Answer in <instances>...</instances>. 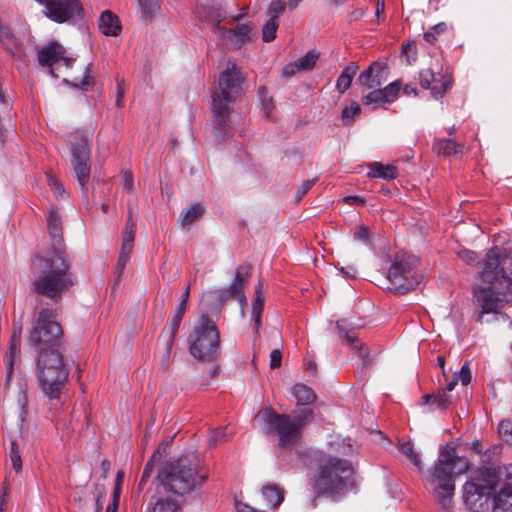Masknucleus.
Segmentation results:
<instances>
[{"mask_svg":"<svg viewBox=\"0 0 512 512\" xmlns=\"http://www.w3.org/2000/svg\"><path fill=\"white\" fill-rule=\"evenodd\" d=\"M506 259L500 257V249L492 247L486 254V260L480 277L489 286H474L473 298L480 311L476 321L483 322L485 314H496L506 304L512 303V272H505Z\"/></svg>","mask_w":512,"mask_h":512,"instance_id":"nucleus-1","label":"nucleus"},{"mask_svg":"<svg viewBox=\"0 0 512 512\" xmlns=\"http://www.w3.org/2000/svg\"><path fill=\"white\" fill-rule=\"evenodd\" d=\"M329 446L336 455H327L321 460L313 489L316 497L327 496L335 499L352 489L354 474L352 463L338 455H351L355 449L349 438L331 441Z\"/></svg>","mask_w":512,"mask_h":512,"instance_id":"nucleus-2","label":"nucleus"},{"mask_svg":"<svg viewBox=\"0 0 512 512\" xmlns=\"http://www.w3.org/2000/svg\"><path fill=\"white\" fill-rule=\"evenodd\" d=\"M33 281L31 290L52 301H57L76 284V278L70 272L67 255L58 250L36 255L31 262Z\"/></svg>","mask_w":512,"mask_h":512,"instance_id":"nucleus-3","label":"nucleus"},{"mask_svg":"<svg viewBox=\"0 0 512 512\" xmlns=\"http://www.w3.org/2000/svg\"><path fill=\"white\" fill-rule=\"evenodd\" d=\"M469 462L456 454L451 444L440 447L439 455L428 477L434 497L445 512L452 508L455 492V474H463L468 470Z\"/></svg>","mask_w":512,"mask_h":512,"instance_id":"nucleus-4","label":"nucleus"},{"mask_svg":"<svg viewBox=\"0 0 512 512\" xmlns=\"http://www.w3.org/2000/svg\"><path fill=\"white\" fill-rule=\"evenodd\" d=\"M208 478L207 469L196 457H181L164 466L158 479L166 492L187 494L200 487Z\"/></svg>","mask_w":512,"mask_h":512,"instance_id":"nucleus-5","label":"nucleus"},{"mask_svg":"<svg viewBox=\"0 0 512 512\" xmlns=\"http://www.w3.org/2000/svg\"><path fill=\"white\" fill-rule=\"evenodd\" d=\"M313 417L310 408L301 410L297 415L278 414L272 408L260 410L256 420L262 432L278 437V443L283 448H292L300 440L302 429Z\"/></svg>","mask_w":512,"mask_h":512,"instance_id":"nucleus-6","label":"nucleus"},{"mask_svg":"<svg viewBox=\"0 0 512 512\" xmlns=\"http://www.w3.org/2000/svg\"><path fill=\"white\" fill-rule=\"evenodd\" d=\"M244 81L245 77L240 69L234 62L228 61L212 95V112L218 126L223 127L227 124L230 104L240 96Z\"/></svg>","mask_w":512,"mask_h":512,"instance_id":"nucleus-7","label":"nucleus"},{"mask_svg":"<svg viewBox=\"0 0 512 512\" xmlns=\"http://www.w3.org/2000/svg\"><path fill=\"white\" fill-rule=\"evenodd\" d=\"M36 367L39 386L43 393L49 399L59 398L69 375V369L64 362L60 349H52L37 354Z\"/></svg>","mask_w":512,"mask_h":512,"instance_id":"nucleus-8","label":"nucleus"},{"mask_svg":"<svg viewBox=\"0 0 512 512\" xmlns=\"http://www.w3.org/2000/svg\"><path fill=\"white\" fill-rule=\"evenodd\" d=\"M189 353L197 360L212 362L220 355V333L214 320L202 314L189 333Z\"/></svg>","mask_w":512,"mask_h":512,"instance_id":"nucleus-9","label":"nucleus"},{"mask_svg":"<svg viewBox=\"0 0 512 512\" xmlns=\"http://www.w3.org/2000/svg\"><path fill=\"white\" fill-rule=\"evenodd\" d=\"M55 318L54 310H40L29 335V343L37 351V354L60 349L63 332Z\"/></svg>","mask_w":512,"mask_h":512,"instance_id":"nucleus-10","label":"nucleus"},{"mask_svg":"<svg viewBox=\"0 0 512 512\" xmlns=\"http://www.w3.org/2000/svg\"><path fill=\"white\" fill-rule=\"evenodd\" d=\"M494 486V474L491 469H480L478 475L463 485V501L471 512H488L490 491Z\"/></svg>","mask_w":512,"mask_h":512,"instance_id":"nucleus-11","label":"nucleus"},{"mask_svg":"<svg viewBox=\"0 0 512 512\" xmlns=\"http://www.w3.org/2000/svg\"><path fill=\"white\" fill-rule=\"evenodd\" d=\"M91 141L92 136L89 133L77 130L71 134L72 169L83 191L90 178Z\"/></svg>","mask_w":512,"mask_h":512,"instance_id":"nucleus-12","label":"nucleus"},{"mask_svg":"<svg viewBox=\"0 0 512 512\" xmlns=\"http://www.w3.org/2000/svg\"><path fill=\"white\" fill-rule=\"evenodd\" d=\"M422 280V276L416 272L414 263L409 259L395 261L388 270L386 289L405 294L413 290Z\"/></svg>","mask_w":512,"mask_h":512,"instance_id":"nucleus-13","label":"nucleus"},{"mask_svg":"<svg viewBox=\"0 0 512 512\" xmlns=\"http://www.w3.org/2000/svg\"><path fill=\"white\" fill-rule=\"evenodd\" d=\"M74 61V58L65 56L64 47L57 42H50L38 51L39 65L49 67L53 77H58L57 72L62 67H72Z\"/></svg>","mask_w":512,"mask_h":512,"instance_id":"nucleus-14","label":"nucleus"},{"mask_svg":"<svg viewBox=\"0 0 512 512\" xmlns=\"http://www.w3.org/2000/svg\"><path fill=\"white\" fill-rule=\"evenodd\" d=\"M441 68L435 67L422 69L419 73V83L423 89H430L435 99L442 98L452 83V76L449 72H441Z\"/></svg>","mask_w":512,"mask_h":512,"instance_id":"nucleus-15","label":"nucleus"},{"mask_svg":"<svg viewBox=\"0 0 512 512\" xmlns=\"http://www.w3.org/2000/svg\"><path fill=\"white\" fill-rule=\"evenodd\" d=\"M44 5V14L54 22L64 23L82 13L79 0H37Z\"/></svg>","mask_w":512,"mask_h":512,"instance_id":"nucleus-16","label":"nucleus"},{"mask_svg":"<svg viewBox=\"0 0 512 512\" xmlns=\"http://www.w3.org/2000/svg\"><path fill=\"white\" fill-rule=\"evenodd\" d=\"M251 273V265L242 264L240 265L235 272V277L227 288L218 289L212 292L213 297L224 303L229 299L235 298L239 301V303L244 306L246 303V297L243 292V288L245 283L248 281Z\"/></svg>","mask_w":512,"mask_h":512,"instance_id":"nucleus-17","label":"nucleus"},{"mask_svg":"<svg viewBox=\"0 0 512 512\" xmlns=\"http://www.w3.org/2000/svg\"><path fill=\"white\" fill-rule=\"evenodd\" d=\"M388 78V68L385 62L374 61L358 76V83L365 89L380 87Z\"/></svg>","mask_w":512,"mask_h":512,"instance_id":"nucleus-18","label":"nucleus"},{"mask_svg":"<svg viewBox=\"0 0 512 512\" xmlns=\"http://www.w3.org/2000/svg\"><path fill=\"white\" fill-rule=\"evenodd\" d=\"M493 504V512H512V464L506 467L505 483Z\"/></svg>","mask_w":512,"mask_h":512,"instance_id":"nucleus-19","label":"nucleus"},{"mask_svg":"<svg viewBox=\"0 0 512 512\" xmlns=\"http://www.w3.org/2000/svg\"><path fill=\"white\" fill-rule=\"evenodd\" d=\"M21 335H22V322L21 320L13 323V331L10 339V348L9 353L6 356V366H7V381L5 385L6 391L10 389L9 380L13 373V365L15 358L20 354L21 347Z\"/></svg>","mask_w":512,"mask_h":512,"instance_id":"nucleus-20","label":"nucleus"},{"mask_svg":"<svg viewBox=\"0 0 512 512\" xmlns=\"http://www.w3.org/2000/svg\"><path fill=\"white\" fill-rule=\"evenodd\" d=\"M189 292H190V286L188 285L186 287L184 293L182 294L180 303L177 306V312H176V315L174 316L171 328L169 329L167 335L165 336V338H166L165 341H166V346H167V354H169V352L171 350V347L174 342V338L176 336V333H177L180 323L182 321L184 312L186 310V304H187V300L189 297Z\"/></svg>","mask_w":512,"mask_h":512,"instance_id":"nucleus-21","label":"nucleus"},{"mask_svg":"<svg viewBox=\"0 0 512 512\" xmlns=\"http://www.w3.org/2000/svg\"><path fill=\"white\" fill-rule=\"evenodd\" d=\"M98 28L106 36H118L122 30L118 16L110 10L101 13Z\"/></svg>","mask_w":512,"mask_h":512,"instance_id":"nucleus-22","label":"nucleus"},{"mask_svg":"<svg viewBox=\"0 0 512 512\" xmlns=\"http://www.w3.org/2000/svg\"><path fill=\"white\" fill-rule=\"evenodd\" d=\"M358 69V64L356 62H351L342 70L336 80V90L340 94L345 93L350 88L352 80L357 74Z\"/></svg>","mask_w":512,"mask_h":512,"instance_id":"nucleus-23","label":"nucleus"},{"mask_svg":"<svg viewBox=\"0 0 512 512\" xmlns=\"http://www.w3.org/2000/svg\"><path fill=\"white\" fill-rule=\"evenodd\" d=\"M222 32L226 39L234 42L237 46H241L250 39L251 27L249 24H238L235 29H223Z\"/></svg>","mask_w":512,"mask_h":512,"instance_id":"nucleus-24","label":"nucleus"},{"mask_svg":"<svg viewBox=\"0 0 512 512\" xmlns=\"http://www.w3.org/2000/svg\"><path fill=\"white\" fill-rule=\"evenodd\" d=\"M368 177L392 180L397 177V169L393 165H383L379 162H373L369 165Z\"/></svg>","mask_w":512,"mask_h":512,"instance_id":"nucleus-25","label":"nucleus"},{"mask_svg":"<svg viewBox=\"0 0 512 512\" xmlns=\"http://www.w3.org/2000/svg\"><path fill=\"white\" fill-rule=\"evenodd\" d=\"M433 149L443 156H451L462 154L463 146L458 144L454 139H439L436 140Z\"/></svg>","mask_w":512,"mask_h":512,"instance_id":"nucleus-26","label":"nucleus"},{"mask_svg":"<svg viewBox=\"0 0 512 512\" xmlns=\"http://www.w3.org/2000/svg\"><path fill=\"white\" fill-rule=\"evenodd\" d=\"M204 212V208L200 203H194L183 209L179 215L178 222L182 226H188L198 220Z\"/></svg>","mask_w":512,"mask_h":512,"instance_id":"nucleus-27","label":"nucleus"},{"mask_svg":"<svg viewBox=\"0 0 512 512\" xmlns=\"http://www.w3.org/2000/svg\"><path fill=\"white\" fill-rule=\"evenodd\" d=\"M261 494L271 508H277L284 500V494L277 486L266 485L262 488Z\"/></svg>","mask_w":512,"mask_h":512,"instance_id":"nucleus-28","label":"nucleus"},{"mask_svg":"<svg viewBox=\"0 0 512 512\" xmlns=\"http://www.w3.org/2000/svg\"><path fill=\"white\" fill-rule=\"evenodd\" d=\"M292 394L299 405H308L316 399L314 391L302 383H297L292 387Z\"/></svg>","mask_w":512,"mask_h":512,"instance_id":"nucleus-29","label":"nucleus"},{"mask_svg":"<svg viewBox=\"0 0 512 512\" xmlns=\"http://www.w3.org/2000/svg\"><path fill=\"white\" fill-rule=\"evenodd\" d=\"M424 404L434 405L437 409H447L451 404V397L444 389H439L435 394L425 395L423 398Z\"/></svg>","mask_w":512,"mask_h":512,"instance_id":"nucleus-30","label":"nucleus"},{"mask_svg":"<svg viewBox=\"0 0 512 512\" xmlns=\"http://www.w3.org/2000/svg\"><path fill=\"white\" fill-rule=\"evenodd\" d=\"M48 231L54 243L60 244L62 241V226L58 213L51 210L47 217Z\"/></svg>","mask_w":512,"mask_h":512,"instance_id":"nucleus-31","label":"nucleus"},{"mask_svg":"<svg viewBox=\"0 0 512 512\" xmlns=\"http://www.w3.org/2000/svg\"><path fill=\"white\" fill-rule=\"evenodd\" d=\"M96 497H95V512H100L102 509L101 498L104 495V487L101 485H95ZM120 489L116 486L113 495V502L109 504L105 512H116L118 507Z\"/></svg>","mask_w":512,"mask_h":512,"instance_id":"nucleus-32","label":"nucleus"},{"mask_svg":"<svg viewBox=\"0 0 512 512\" xmlns=\"http://www.w3.org/2000/svg\"><path fill=\"white\" fill-rule=\"evenodd\" d=\"M178 504L169 499L158 498L155 503L149 505L147 512H180Z\"/></svg>","mask_w":512,"mask_h":512,"instance_id":"nucleus-33","label":"nucleus"},{"mask_svg":"<svg viewBox=\"0 0 512 512\" xmlns=\"http://www.w3.org/2000/svg\"><path fill=\"white\" fill-rule=\"evenodd\" d=\"M17 390V404L19 409V418L21 421L24 420L27 406V382L25 379H19Z\"/></svg>","mask_w":512,"mask_h":512,"instance_id":"nucleus-34","label":"nucleus"},{"mask_svg":"<svg viewBox=\"0 0 512 512\" xmlns=\"http://www.w3.org/2000/svg\"><path fill=\"white\" fill-rule=\"evenodd\" d=\"M138 6L144 19L153 17L160 8L159 0H138Z\"/></svg>","mask_w":512,"mask_h":512,"instance_id":"nucleus-35","label":"nucleus"},{"mask_svg":"<svg viewBox=\"0 0 512 512\" xmlns=\"http://www.w3.org/2000/svg\"><path fill=\"white\" fill-rule=\"evenodd\" d=\"M402 83L400 80H395L389 83L384 88H380L384 97V102L392 103L394 102L399 94Z\"/></svg>","mask_w":512,"mask_h":512,"instance_id":"nucleus-36","label":"nucleus"},{"mask_svg":"<svg viewBox=\"0 0 512 512\" xmlns=\"http://www.w3.org/2000/svg\"><path fill=\"white\" fill-rule=\"evenodd\" d=\"M361 112V107L356 101H351L349 106L343 108L341 112V119L344 125L351 124L354 117Z\"/></svg>","mask_w":512,"mask_h":512,"instance_id":"nucleus-37","label":"nucleus"},{"mask_svg":"<svg viewBox=\"0 0 512 512\" xmlns=\"http://www.w3.org/2000/svg\"><path fill=\"white\" fill-rule=\"evenodd\" d=\"M319 57V53L315 50L307 52L304 56L300 57L296 62L300 70L307 71L312 69Z\"/></svg>","mask_w":512,"mask_h":512,"instance_id":"nucleus-38","label":"nucleus"},{"mask_svg":"<svg viewBox=\"0 0 512 512\" xmlns=\"http://www.w3.org/2000/svg\"><path fill=\"white\" fill-rule=\"evenodd\" d=\"M370 90H371L370 93H368L366 96H364L362 98L363 105H365V106L375 105V107H376L378 105L387 103V102H384V97H383L382 91L379 87L370 89Z\"/></svg>","mask_w":512,"mask_h":512,"instance_id":"nucleus-39","label":"nucleus"},{"mask_svg":"<svg viewBox=\"0 0 512 512\" xmlns=\"http://www.w3.org/2000/svg\"><path fill=\"white\" fill-rule=\"evenodd\" d=\"M278 22L274 18H269L262 28V39L264 42H271L276 37Z\"/></svg>","mask_w":512,"mask_h":512,"instance_id":"nucleus-40","label":"nucleus"},{"mask_svg":"<svg viewBox=\"0 0 512 512\" xmlns=\"http://www.w3.org/2000/svg\"><path fill=\"white\" fill-rule=\"evenodd\" d=\"M400 451L412 461V463L419 471L422 470L420 456L416 451H414L412 445L409 442L402 443L400 446Z\"/></svg>","mask_w":512,"mask_h":512,"instance_id":"nucleus-41","label":"nucleus"},{"mask_svg":"<svg viewBox=\"0 0 512 512\" xmlns=\"http://www.w3.org/2000/svg\"><path fill=\"white\" fill-rule=\"evenodd\" d=\"M260 98H261V112L265 117H269L274 108L273 99L267 95V90L262 87L260 88Z\"/></svg>","mask_w":512,"mask_h":512,"instance_id":"nucleus-42","label":"nucleus"},{"mask_svg":"<svg viewBox=\"0 0 512 512\" xmlns=\"http://www.w3.org/2000/svg\"><path fill=\"white\" fill-rule=\"evenodd\" d=\"M447 30V24L445 22H440L434 25L429 31L424 33V39L433 44L437 40V36L445 33Z\"/></svg>","mask_w":512,"mask_h":512,"instance_id":"nucleus-43","label":"nucleus"},{"mask_svg":"<svg viewBox=\"0 0 512 512\" xmlns=\"http://www.w3.org/2000/svg\"><path fill=\"white\" fill-rule=\"evenodd\" d=\"M498 432L500 437L508 444L512 445V422L503 420L499 423Z\"/></svg>","mask_w":512,"mask_h":512,"instance_id":"nucleus-44","label":"nucleus"},{"mask_svg":"<svg viewBox=\"0 0 512 512\" xmlns=\"http://www.w3.org/2000/svg\"><path fill=\"white\" fill-rule=\"evenodd\" d=\"M9 458L11 460L13 469L16 472L21 471V469H22V460H21L20 453L18 451L17 443L14 440L11 441V449H10V452H9Z\"/></svg>","mask_w":512,"mask_h":512,"instance_id":"nucleus-45","label":"nucleus"},{"mask_svg":"<svg viewBox=\"0 0 512 512\" xmlns=\"http://www.w3.org/2000/svg\"><path fill=\"white\" fill-rule=\"evenodd\" d=\"M286 2L284 0H274L268 7L267 14L270 18H277L285 11Z\"/></svg>","mask_w":512,"mask_h":512,"instance_id":"nucleus-46","label":"nucleus"},{"mask_svg":"<svg viewBox=\"0 0 512 512\" xmlns=\"http://www.w3.org/2000/svg\"><path fill=\"white\" fill-rule=\"evenodd\" d=\"M228 433L227 428H218L212 431L209 437V444L212 446H216L220 443L227 441Z\"/></svg>","mask_w":512,"mask_h":512,"instance_id":"nucleus-47","label":"nucleus"},{"mask_svg":"<svg viewBox=\"0 0 512 512\" xmlns=\"http://www.w3.org/2000/svg\"><path fill=\"white\" fill-rule=\"evenodd\" d=\"M455 378H458V381H460L464 386L471 382V371L468 362L464 363L458 374L455 375Z\"/></svg>","mask_w":512,"mask_h":512,"instance_id":"nucleus-48","label":"nucleus"},{"mask_svg":"<svg viewBox=\"0 0 512 512\" xmlns=\"http://www.w3.org/2000/svg\"><path fill=\"white\" fill-rule=\"evenodd\" d=\"M458 257L467 264H474L478 262V256L475 252L463 249L458 252Z\"/></svg>","mask_w":512,"mask_h":512,"instance_id":"nucleus-49","label":"nucleus"},{"mask_svg":"<svg viewBox=\"0 0 512 512\" xmlns=\"http://www.w3.org/2000/svg\"><path fill=\"white\" fill-rule=\"evenodd\" d=\"M353 238L356 241L366 243L369 239V230L366 226H359L353 234Z\"/></svg>","mask_w":512,"mask_h":512,"instance_id":"nucleus-50","label":"nucleus"},{"mask_svg":"<svg viewBox=\"0 0 512 512\" xmlns=\"http://www.w3.org/2000/svg\"><path fill=\"white\" fill-rule=\"evenodd\" d=\"M124 80L117 79V85H116V106L118 108H122L123 106V99H124Z\"/></svg>","mask_w":512,"mask_h":512,"instance_id":"nucleus-51","label":"nucleus"},{"mask_svg":"<svg viewBox=\"0 0 512 512\" xmlns=\"http://www.w3.org/2000/svg\"><path fill=\"white\" fill-rule=\"evenodd\" d=\"M315 179H309L303 182V184L298 188L296 192V198L297 200L302 199L305 194L312 188V186L315 184Z\"/></svg>","mask_w":512,"mask_h":512,"instance_id":"nucleus-52","label":"nucleus"},{"mask_svg":"<svg viewBox=\"0 0 512 512\" xmlns=\"http://www.w3.org/2000/svg\"><path fill=\"white\" fill-rule=\"evenodd\" d=\"M282 353L279 349H275L270 353V368L276 369L281 366Z\"/></svg>","mask_w":512,"mask_h":512,"instance_id":"nucleus-53","label":"nucleus"},{"mask_svg":"<svg viewBox=\"0 0 512 512\" xmlns=\"http://www.w3.org/2000/svg\"><path fill=\"white\" fill-rule=\"evenodd\" d=\"M48 184L56 196H62L64 194V187L57 179L49 177Z\"/></svg>","mask_w":512,"mask_h":512,"instance_id":"nucleus-54","label":"nucleus"},{"mask_svg":"<svg viewBox=\"0 0 512 512\" xmlns=\"http://www.w3.org/2000/svg\"><path fill=\"white\" fill-rule=\"evenodd\" d=\"M130 256L126 255V253H120L119 259L116 264V271L118 273V280L120 279L121 275L124 272V269L126 267V264L129 261Z\"/></svg>","mask_w":512,"mask_h":512,"instance_id":"nucleus-55","label":"nucleus"},{"mask_svg":"<svg viewBox=\"0 0 512 512\" xmlns=\"http://www.w3.org/2000/svg\"><path fill=\"white\" fill-rule=\"evenodd\" d=\"M123 181V187L128 190L132 191L134 189V179L133 174L130 171H125L122 176Z\"/></svg>","mask_w":512,"mask_h":512,"instance_id":"nucleus-56","label":"nucleus"},{"mask_svg":"<svg viewBox=\"0 0 512 512\" xmlns=\"http://www.w3.org/2000/svg\"><path fill=\"white\" fill-rule=\"evenodd\" d=\"M257 297L252 306V314H262L264 307V300L260 296L259 289L256 290Z\"/></svg>","mask_w":512,"mask_h":512,"instance_id":"nucleus-57","label":"nucleus"},{"mask_svg":"<svg viewBox=\"0 0 512 512\" xmlns=\"http://www.w3.org/2000/svg\"><path fill=\"white\" fill-rule=\"evenodd\" d=\"M152 469H153V465L151 464V462H148L143 470V473H142V476H141V479H140V482H139V488H143V486L145 485L146 481L148 480V478L150 477L151 473H152Z\"/></svg>","mask_w":512,"mask_h":512,"instance_id":"nucleus-58","label":"nucleus"},{"mask_svg":"<svg viewBox=\"0 0 512 512\" xmlns=\"http://www.w3.org/2000/svg\"><path fill=\"white\" fill-rule=\"evenodd\" d=\"M300 71V68L299 66L297 65V62H294V63H289L287 64L283 70H282V74L285 76V77H291L293 76L296 72Z\"/></svg>","mask_w":512,"mask_h":512,"instance_id":"nucleus-59","label":"nucleus"},{"mask_svg":"<svg viewBox=\"0 0 512 512\" xmlns=\"http://www.w3.org/2000/svg\"><path fill=\"white\" fill-rule=\"evenodd\" d=\"M337 328L340 335L347 341V343L353 345L356 342V339L341 327L340 321L337 322Z\"/></svg>","mask_w":512,"mask_h":512,"instance_id":"nucleus-60","label":"nucleus"},{"mask_svg":"<svg viewBox=\"0 0 512 512\" xmlns=\"http://www.w3.org/2000/svg\"><path fill=\"white\" fill-rule=\"evenodd\" d=\"M235 505H236L237 512H264V511H258L256 509H254L253 507L249 506L248 504L242 503L239 501H237Z\"/></svg>","mask_w":512,"mask_h":512,"instance_id":"nucleus-61","label":"nucleus"},{"mask_svg":"<svg viewBox=\"0 0 512 512\" xmlns=\"http://www.w3.org/2000/svg\"><path fill=\"white\" fill-rule=\"evenodd\" d=\"M125 230L133 232L136 230V221L133 220L131 210H129L128 218L126 220Z\"/></svg>","mask_w":512,"mask_h":512,"instance_id":"nucleus-62","label":"nucleus"},{"mask_svg":"<svg viewBox=\"0 0 512 512\" xmlns=\"http://www.w3.org/2000/svg\"><path fill=\"white\" fill-rule=\"evenodd\" d=\"M341 272L350 278H356L358 273L354 266H348L346 268L342 267Z\"/></svg>","mask_w":512,"mask_h":512,"instance_id":"nucleus-63","label":"nucleus"},{"mask_svg":"<svg viewBox=\"0 0 512 512\" xmlns=\"http://www.w3.org/2000/svg\"><path fill=\"white\" fill-rule=\"evenodd\" d=\"M403 92L405 95H413V96H417L418 95V92H417V89L415 87H413L412 85H405L404 88H403Z\"/></svg>","mask_w":512,"mask_h":512,"instance_id":"nucleus-64","label":"nucleus"}]
</instances>
